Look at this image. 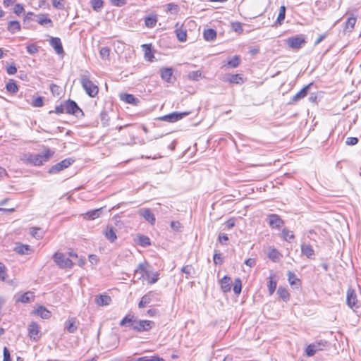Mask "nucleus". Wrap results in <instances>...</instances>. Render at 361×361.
Here are the masks:
<instances>
[{"label": "nucleus", "instance_id": "f257e3e1", "mask_svg": "<svg viewBox=\"0 0 361 361\" xmlns=\"http://www.w3.org/2000/svg\"><path fill=\"white\" fill-rule=\"evenodd\" d=\"M119 325L121 326L131 327L137 332H142L152 329L154 326V322L149 320H137L134 314H128L120 322Z\"/></svg>", "mask_w": 361, "mask_h": 361}, {"label": "nucleus", "instance_id": "f03ea898", "mask_svg": "<svg viewBox=\"0 0 361 361\" xmlns=\"http://www.w3.org/2000/svg\"><path fill=\"white\" fill-rule=\"evenodd\" d=\"M159 273L149 269V265L147 262L140 263L135 270L134 278L137 280L147 279L150 284L155 283L159 280Z\"/></svg>", "mask_w": 361, "mask_h": 361}, {"label": "nucleus", "instance_id": "7ed1b4c3", "mask_svg": "<svg viewBox=\"0 0 361 361\" xmlns=\"http://www.w3.org/2000/svg\"><path fill=\"white\" fill-rule=\"evenodd\" d=\"M90 78V73L88 71H85L80 75V83L85 92L90 97H94L98 94L99 88Z\"/></svg>", "mask_w": 361, "mask_h": 361}, {"label": "nucleus", "instance_id": "20e7f679", "mask_svg": "<svg viewBox=\"0 0 361 361\" xmlns=\"http://www.w3.org/2000/svg\"><path fill=\"white\" fill-rule=\"evenodd\" d=\"M54 154V152L50 150L49 149H46L43 153V154H32V164L35 166H40L44 162L48 161V159Z\"/></svg>", "mask_w": 361, "mask_h": 361}, {"label": "nucleus", "instance_id": "39448f33", "mask_svg": "<svg viewBox=\"0 0 361 361\" xmlns=\"http://www.w3.org/2000/svg\"><path fill=\"white\" fill-rule=\"evenodd\" d=\"M53 258L56 264L60 268H72L73 265V262L69 258L66 257L63 253L56 252Z\"/></svg>", "mask_w": 361, "mask_h": 361}, {"label": "nucleus", "instance_id": "423d86ee", "mask_svg": "<svg viewBox=\"0 0 361 361\" xmlns=\"http://www.w3.org/2000/svg\"><path fill=\"white\" fill-rule=\"evenodd\" d=\"M190 114V111H183V112H172L169 114L164 115L163 116H161L159 118V120L167 121L170 123H174L176 122L183 118L188 116Z\"/></svg>", "mask_w": 361, "mask_h": 361}, {"label": "nucleus", "instance_id": "0eeeda50", "mask_svg": "<svg viewBox=\"0 0 361 361\" xmlns=\"http://www.w3.org/2000/svg\"><path fill=\"white\" fill-rule=\"evenodd\" d=\"M64 104L66 114H72L76 116H78V114H80L82 116H83V111L75 101L68 99L64 101Z\"/></svg>", "mask_w": 361, "mask_h": 361}, {"label": "nucleus", "instance_id": "6e6552de", "mask_svg": "<svg viewBox=\"0 0 361 361\" xmlns=\"http://www.w3.org/2000/svg\"><path fill=\"white\" fill-rule=\"evenodd\" d=\"M27 331L31 341H37L41 338L40 326L35 322H32L29 324Z\"/></svg>", "mask_w": 361, "mask_h": 361}, {"label": "nucleus", "instance_id": "1a4fd4ad", "mask_svg": "<svg viewBox=\"0 0 361 361\" xmlns=\"http://www.w3.org/2000/svg\"><path fill=\"white\" fill-rule=\"evenodd\" d=\"M74 160L68 158L65 159L63 161L56 164L55 165L52 166L48 171L49 173L51 174H56L59 172L61 171L62 170L68 168L69 166H71L73 163Z\"/></svg>", "mask_w": 361, "mask_h": 361}, {"label": "nucleus", "instance_id": "9d476101", "mask_svg": "<svg viewBox=\"0 0 361 361\" xmlns=\"http://www.w3.org/2000/svg\"><path fill=\"white\" fill-rule=\"evenodd\" d=\"M287 44L292 49H298L305 44V39L300 36L291 37L286 39Z\"/></svg>", "mask_w": 361, "mask_h": 361}, {"label": "nucleus", "instance_id": "9b49d317", "mask_svg": "<svg viewBox=\"0 0 361 361\" xmlns=\"http://www.w3.org/2000/svg\"><path fill=\"white\" fill-rule=\"evenodd\" d=\"M268 222L272 228L279 229L284 225L283 220L276 214H271L268 216Z\"/></svg>", "mask_w": 361, "mask_h": 361}, {"label": "nucleus", "instance_id": "f8f14e48", "mask_svg": "<svg viewBox=\"0 0 361 361\" xmlns=\"http://www.w3.org/2000/svg\"><path fill=\"white\" fill-rule=\"evenodd\" d=\"M138 214L143 217L146 221H147L150 224L154 225L156 221L155 216L154 214L151 212L149 209L142 208L138 211Z\"/></svg>", "mask_w": 361, "mask_h": 361}, {"label": "nucleus", "instance_id": "ddd939ff", "mask_svg": "<svg viewBox=\"0 0 361 361\" xmlns=\"http://www.w3.org/2000/svg\"><path fill=\"white\" fill-rule=\"evenodd\" d=\"M49 44L54 48L57 54L61 55L64 54L63 45L59 37H51Z\"/></svg>", "mask_w": 361, "mask_h": 361}, {"label": "nucleus", "instance_id": "4468645a", "mask_svg": "<svg viewBox=\"0 0 361 361\" xmlns=\"http://www.w3.org/2000/svg\"><path fill=\"white\" fill-rule=\"evenodd\" d=\"M311 85H312V82L308 84L307 85L305 86L302 89H301L297 94H295L293 97L290 103H295V102L300 101V99H303L304 97H305L308 94V92H309V90H310Z\"/></svg>", "mask_w": 361, "mask_h": 361}, {"label": "nucleus", "instance_id": "2eb2a0df", "mask_svg": "<svg viewBox=\"0 0 361 361\" xmlns=\"http://www.w3.org/2000/svg\"><path fill=\"white\" fill-rule=\"evenodd\" d=\"M223 81L232 84H242L244 82L243 79L240 74H226L223 77Z\"/></svg>", "mask_w": 361, "mask_h": 361}, {"label": "nucleus", "instance_id": "dca6fc26", "mask_svg": "<svg viewBox=\"0 0 361 361\" xmlns=\"http://www.w3.org/2000/svg\"><path fill=\"white\" fill-rule=\"evenodd\" d=\"M103 233L106 238L111 243L115 242L117 239L116 229L112 226H107Z\"/></svg>", "mask_w": 361, "mask_h": 361}, {"label": "nucleus", "instance_id": "f3484780", "mask_svg": "<svg viewBox=\"0 0 361 361\" xmlns=\"http://www.w3.org/2000/svg\"><path fill=\"white\" fill-rule=\"evenodd\" d=\"M357 299H356V294L353 289L349 288L347 291V295H346V303L347 305L350 307H357L356 306Z\"/></svg>", "mask_w": 361, "mask_h": 361}, {"label": "nucleus", "instance_id": "a211bd4d", "mask_svg": "<svg viewBox=\"0 0 361 361\" xmlns=\"http://www.w3.org/2000/svg\"><path fill=\"white\" fill-rule=\"evenodd\" d=\"M64 328L68 333L74 334L78 329V325L76 324V319L74 317L69 318L64 323Z\"/></svg>", "mask_w": 361, "mask_h": 361}, {"label": "nucleus", "instance_id": "6ab92c4d", "mask_svg": "<svg viewBox=\"0 0 361 361\" xmlns=\"http://www.w3.org/2000/svg\"><path fill=\"white\" fill-rule=\"evenodd\" d=\"M111 301V298L109 295L104 294H101L95 298V303L99 306L109 305Z\"/></svg>", "mask_w": 361, "mask_h": 361}, {"label": "nucleus", "instance_id": "aec40b11", "mask_svg": "<svg viewBox=\"0 0 361 361\" xmlns=\"http://www.w3.org/2000/svg\"><path fill=\"white\" fill-rule=\"evenodd\" d=\"M120 99L126 103L133 105H137L139 103V99L131 94L122 93L120 94Z\"/></svg>", "mask_w": 361, "mask_h": 361}, {"label": "nucleus", "instance_id": "412c9836", "mask_svg": "<svg viewBox=\"0 0 361 361\" xmlns=\"http://www.w3.org/2000/svg\"><path fill=\"white\" fill-rule=\"evenodd\" d=\"M301 252L309 259H313L314 257V250L310 244L302 243L301 245Z\"/></svg>", "mask_w": 361, "mask_h": 361}, {"label": "nucleus", "instance_id": "4be33fe9", "mask_svg": "<svg viewBox=\"0 0 361 361\" xmlns=\"http://www.w3.org/2000/svg\"><path fill=\"white\" fill-rule=\"evenodd\" d=\"M221 288L224 293H228L231 290V279L228 276H224L221 280Z\"/></svg>", "mask_w": 361, "mask_h": 361}, {"label": "nucleus", "instance_id": "5701e85b", "mask_svg": "<svg viewBox=\"0 0 361 361\" xmlns=\"http://www.w3.org/2000/svg\"><path fill=\"white\" fill-rule=\"evenodd\" d=\"M267 256L274 262H277L280 260L281 255L276 248L274 247H269Z\"/></svg>", "mask_w": 361, "mask_h": 361}, {"label": "nucleus", "instance_id": "b1692460", "mask_svg": "<svg viewBox=\"0 0 361 361\" xmlns=\"http://www.w3.org/2000/svg\"><path fill=\"white\" fill-rule=\"evenodd\" d=\"M34 312L42 319H49L51 317V312L44 306H39Z\"/></svg>", "mask_w": 361, "mask_h": 361}, {"label": "nucleus", "instance_id": "393cba45", "mask_svg": "<svg viewBox=\"0 0 361 361\" xmlns=\"http://www.w3.org/2000/svg\"><path fill=\"white\" fill-rule=\"evenodd\" d=\"M142 47L145 52V58L149 61H152V59L154 58V56L152 51L151 44H142Z\"/></svg>", "mask_w": 361, "mask_h": 361}, {"label": "nucleus", "instance_id": "a878e982", "mask_svg": "<svg viewBox=\"0 0 361 361\" xmlns=\"http://www.w3.org/2000/svg\"><path fill=\"white\" fill-rule=\"evenodd\" d=\"M173 75V69L171 68H164L161 69V78L169 82L171 81Z\"/></svg>", "mask_w": 361, "mask_h": 361}, {"label": "nucleus", "instance_id": "bb28decb", "mask_svg": "<svg viewBox=\"0 0 361 361\" xmlns=\"http://www.w3.org/2000/svg\"><path fill=\"white\" fill-rule=\"evenodd\" d=\"M203 37L206 41H212L216 37V31L212 28L204 30Z\"/></svg>", "mask_w": 361, "mask_h": 361}, {"label": "nucleus", "instance_id": "cd10ccee", "mask_svg": "<svg viewBox=\"0 0 361 361\" xmlns=\"http://www.w3.org/2000/svg\"><path fill=\"white\" fill-rule=\"evenodd\" d=\"M30 234L37 240L42 239L44 236V231L38 227H32L30 228Z\"/></svg>", "mask_w": 361, "mask_h": 361}, {"label": "nucleus", "instance_id": "c85d7f7f", "mask_svg": "<svg viewBox=\"0 0 361 361\" xmlns=\"http://www.w3.org/2000/svg\"><path fill=\"white\" fill-rule=\"evenodd\" d=\"M20 23L17 20H11L8 24V30L11 33H15L17 31L20 30Z\"/></svg>", "mask_w": 361, "mask_h": 361}, {"label": "nucleus", "instance_id": "c756f323", "mask_svg": "<svg viewBox=\"0 0 361 361\" xmlns=\"http://www.w3.org/2000/svg\"><path fill=\"white\" fill-rule=\"evenodd\" d=\"M176 34L178 39L180 42H185L187 39V33L186 30L183 28L182 27L179 28H176Z\"/></svg>", "mask_w": 361, "mask_h": 361}, {"label": "nucleus", "instance_id": "7c9ffc66", "mask_svg": "<svg viewBox=\"0 0 361 361\" xmlns=\"http://www.w3.org/2000/svg\"><path fill=\"white\" fill-rule=\"evenodd\" d=\"M152 300L151 298V293H148L143 295L140 300V301L138 303V307L139 308H143L147 305L149 304Z\"/></svg>", "mask_w": 361, "mask_h": 361}, {"label": "nucleus", "instance_id": "2f4dec72", "mask_svg": "<svg viewBox=\"0 0 361 361\" xmlns=\"http://www.w3.org/2000/svg\"><path fill=\"white\" fill-rule=\"evenodd\" d=\"M281 236L283 238V240L287 242H290L291 240L294 239V238H295V235H294L293 231H291L286 228L282 230Z\"/></svg>", "mask_w": 361, "mask_h": 361}, {"label": "nucleus", "instance_id": "473e14b6", "mask_svg": "<svg viewBox=\"0 0 361 361\" xmlns=\"http://www.w3.org/2000/svg\"><path fill=\"white\" fill-rule=\"evenodd\" d=\"M33 293L32 292H26L24 294H22L17 300L23 303H27L31 301V298H33Z\"/></svg>", "mask_w": 361, "mask_h": 361}, {"label": "nucleus", "instance_id": "72a5a7b5", "mask_svg": "<svg viewBox=\"0 0 361 361\" xmlns=\"http://www.w3.org/2000/svg\"><path fill=\"white\" fill-rule=\"evenodd\" d=\"M102 209H97L92 211H90L85 214V217L90 220H94L98 218L101 214Z\"/></svg>", "mask_w": 361, "mask_h": 361}, {"label": "nucleus", "instance_id": "f704fd0d", "mask_svg": "<svg viewBox=\"0 0 361 361\" xmlns=\"http://www.w3.org/2000/svg\"><path fill=\"white\" fill-rule=\"evenodd\" d=\"M287 275L288 278V281L291 286H298L300 285V279L297 278L296 275L294 273L289 271Z\"/></svg>", "mask_w": 361, "mask_h": 361}, {"label": "nucleus", "instance_id": "c9c22d12", "mask_svg": "<svg viewBox=\"0 0 361 361\" xmlns=\"http://www.w3.org/2000/svg\"><path fill=\"white\" fill-rule=\"evenodd\" d=\"M356 17L353 14H350L345 23V29L351 31L355 25Z\"/></svg>", "mask_w": 361, "mask_h": 361}, {"label": "nucleus", "instance_id": "e433bc0d", "mask_svg": "<svg viewBox=\"0 0 361 361\" xmlns=\"http://www.w3.org/2000/svg\"><path fill=\"white\" fill-rule=\"evenodd\" d=\"M37 23L41 25H46L49 24L51 25L52 21L50 18H49L46 14H41L38 16V19L37 20Z\"/></svg>", "mask_w": 361, "mask_h": 361}, {"label": "nucleus", "instance_id": "4c0bfd02", "mask_svg": "<svg viewBox=\"0 0 361 361\" xmlns=\"http://www.w3.org/2000/svg\"><path fill=\"white\" fill-rule=\"evenodd\" d=\"M91 6L94 11L99 12L104 6V1L102 0H91Z\"/></svg>", "mask_w": 361, "mask_h": 361}, {"label": "nucleus", "instance_id": "58836bf2", "mask_svg": "<svg viewBox=\"0 0 361 361\" xmlns=\"http://www.w3.org/2000/svg\"><path fill=\"white\" fill-rule=\"evenodd\" d=\"M157 23V18L156 16H147L145 19V24L147 27H154Z\"/></svg>", "mask_w": 361, "mask_h": 361}, {"label": "nucleus", "instance_id": "ea45409f", "mask_svg": "<svg viewBox=\"0 0 361 361\" xmlns=\"http://www.w3.org/2000/svg\"><path fill=\"white\" fill-rule=\"evenodd\" d=\"M286 17V7L281 6L279 8V15L276 19V23L281 25Z\"/></svg>", "mask_w": 361, "mask_h": 361}, {"label": "nucleus", "instance_id": "a19ab883", "mask_svg": "<svg viewBox=\"0 0 361 361\" xmlns=\"http://www.w3.org/2000/svg\"><path fill=\"white\" fill-rule=\"evenodd\" d=\"M8 92L11 93H16L18 90V85L13 80H10L6 85Z\"/></svg>", "mask_w": 361, "mask_h": 361}, {"label": "nucleus", "instance_id": "79ce46f5", "mask_svg": "<svg viewBox=\"0 0 361 361\" xmlns=\"http://www.w3.org/2000/svg\"><path fill=\"white\" fill-rule=\"evenodd\" d=\"M188 77L190 80L198 81L202 78V73L200 71H192L188 73Z\"/></svg>", "mask_w": 361, "mask_h": 361}, {"label": "nucleus", "instance_id": "37998d69", "mask_svg": "<svg viewBox=\"0 0 361 361\" xmlns=\"http://www.w3.org/2000/svg\"><path fill=\"white\" fill-rule=\"evenodd\" d=\"M16 251L21 255H27L31 250L30 247L27 245H21L16 247Z\"/></svg>", "mask_w": 361, "mask_h": 361}, {"label": "nucleus", "instance_id": "c03bdc74", "mask_svg": "<svg viewBox=\"0 0 361 361\" xmlns=\"http://www.w3.org/2000/svg\"><path fill=\"white\" fill-rule=\"evenodd\" d=\"M240 59L238 56H234L228 60V65L232 68H236L239 66Z\"/></svg>", "mask_w": 361, "mask_h": 361}, {"label": "nucleus", "instance_id": "a18cd8bd", "mask_svg": "<svg viewBox=\"0 0 361 361\" xmlns=\"http://www.w3.org/2000/svg\"><path fill=\"white\" fill-rule=\"evenodd\" d=\"M233 292L236 295H239L242 290V282L240 279H235L233 288Z\"/></svg>", "mask_w": 361, "mask_h": 361}, {"label": "nucleus", "instance_id": "49530a36", "mask_svg": "<svg viewBox=\"0 0 361 361\" xmlns=\"http://www.w3.org/2000/svg\"><path fill=\"white\" fill-rule=\"evenodd\" d=\"M277 293L280 298H281L283 300H288L289 299V293L286 288L279 287Z\"/></svg>", "mask_w": 361, "mask_h": 361}, {"label": "nucleus", "instance_id": "de8ad7c7", "mask_svg": "<svg viewBox=\"0 0 361 361\" xmlns=\"http://www.w3.org/2000/svg\"><path fill=\"white\" fill-rule=\"evenodd\" d=\"M268 288L269 293L271 295L274 293L276 288V281L273 279L272 276H270L269 281L268 283Z\"/></svg>", "mask_w": 361, "mask_h": 361}, {"label": "nucleus", "instance_id": "09e8293b", "mask_svg": "<svg viewBox=\"0 0 361 361\" xmlns=\"http://www.w3.org/2000/svg\"><path fill=\"white\" fill-rule=\"evenodd\" d=\"M317 351L315 346L312 343L308 345L305 349V353L308 357H312Z\"/></svg>", "mask_w": 361, "mask_h": 361}, {"label": "nucleus", "instance_id": "8fccbe9b", "mask_svg": "<svg viewBox=\"0 0 361 361\" xmlns=\"http://www.w3.org/2000/svg\"><path fill=\"white\" fill-rule=\"evenodd\" d=\"M110 49L107 47H102L99 51V55L102 59H108Z\"/></svg>", "mask_w": 361, "mask_h": 361}, {"label": "nucleus", "instance_id": "3c124183", "mask_svg": "<svg viewBox=\"0 0 361 361\" xmlns=\"http://www.w3.org/2000/svg\"><path fill=\"white\" fill-rule=\"evenodd\" d=\"M138 243L141 246L146 247L151 244L150 239L145 235L139 237Z\"/></svg>", "mask_w": 361, "mask_h": 361}, {"label": "nucleus", "instance_id": "603ef678", "mask_svg": "<svg viewBox=\"0 0 361 361\" xmlns=\"http://www.w3.org/2000/svg\"><path fill=\"white\" fill-rule=\"evenodd\" d=\"M312 344L315 346L316 350L319 351L323 350L324 348L326 347V345H327V342L324 340H320L319 341L313 343Z\"/></svg>", "mask_w": 361, "mask_h": 361}, {"label": "nucleus", "instance_id": "864d4df0", "mask_svg": "<svg viewBox=\"0 0 361 361\" xmlns=\"http://www.w3.org/2000/svg\"><path fill=\"white\" fill-rule=\"evenodd\" d=\"M32 153H25L22 154L20 157V160L24 161L26 164H31L32 161Z\"/></svg>", "mask_w": 361, "mask_h": 361}, {"label": "nucleus", "instance_id": "5fc2aeb1", "mask_svg": "<svg viewBox=\"0 0 361 361\" xmlns=\"http://www.w3.org/2000/svg\"><path fill=\"white\" fill-rule=\"evenodd\" d=\"M100 119L102 125L104 126H107L109 125V116L107 113L105 111H102L100 114Z\"/></svg>", "mask_w": 361, "mask_h": 361}, {"label": "nucleus", "instance_id": "6e6d98bb", "mask_svg": "<svg viewBox=\"0 0 361 361\" xmlns=\"http://www.w3.org/2000/svg\"><path fill=\"white\" fill-rule=\"evenodd\" d=\"M53 112H55L57 114H63V113L66 112L64 102L63 104L59 105V106H56L55 107V110L54 111H50L49 112V114H52Z\"/></svg>", "mask_w": 361, "mask_h": 361}, {"label": "nucleus", "instance_id": "4d7b16f0", "mask_svg": "<svg viewBox=\"0 0 361 361\" xmlns=\"http://www.w3.org/2000/svg\"><path fill=\"white\" fill-rule=\"evenodd\" d=\"M33 106L41 107L44 104L43 98L42 97H37L33 99L32 103Z\"/></svg>", "mask_w": 361, "mask_h": 361}, {"label": "nucleus", "instance_id": "13d9d810", "mask_svg": "<svg viewBox=\"0 0 361 361\" xmlns=\"http://www.w3.org/2000/svg\"><path fill=\"white\" fill-rule=\"evenodd\" d=\"M232 29L238 33H240L243 32V27L240 23L239 22H234L231 23Z\"/></svg>", "mask_w": 361, "mask_h": 361}, {"label": "nucleus", "instance_id": "bf43d9fd", "mask_svg": "<svg viewBox=\"0 0 361 361\" xmlns=\"http://www.w3.org/2000/svg\"><path fill=\"white\" fill-rule=\"evenodd\" d=\"M52 5L57 9L64 8L63 0H52Z\"/></svg>", "mask_w": 361, "mask_h": 361}, {"label": "nucleus", "instance_id": "052dcab7", "mask_svg": "<svg viewBox=\"0 0 361 361\" xmlns=\"http://www.w3.org/2000/svg\"><path fill=\"white\" fill-rule=\"evenodd\" d=\"M3 355V361H11L10 351L7 347L4 348Z\"/></svg>", "mask_w": 361, "mask_h": 361}, {"label": "nucleus", "instance_id": "680f3d73", "mask_svg": "<svg viewBox=\"0 0 361 361\" xmlns=\"http://www.w3.org/2000/svg\"><path fill=\"white\" fill-rule=\"evenodd\" d=\"M23 11H24V8H23V5L20 4H16L13 8V12L16 15H20V13H23Z\"/></svg>", "mask_w": 361, "mask_h": 361}, {"label": "nucleus", "instance_id": "e2e57ef3", "mask_svg": "<svg viewBox=\"0 0 361 361\" xmlns=\"http://www.w3.org/2000/svg\"><path fill=\"white\" fill-rule=\"evenodd\" d=\"M181 271L187 275L188 278L193 271V268L191 265H186L182 268Z\"/></svg>", "mask_w": 361, "mask_h": 361}, {"label": "nucleus", "instance_id": "0e129e2a", "mask_svg": "<svg viewBox=\"0 0 361 361\" xmlns=\"http://www.w3.org/2000/svg\"><path fill=\"white\" fill-rule=\"evenodd\" d=\"M6 267L4 264L1 262H0V280L4 281L6 279V271H5Z\"/></svg>", "mask_w": 361, "mask_h": 361}, {"label": "nucleus", "instance_id": "69168bd1", "mask_svg": "<svg viewBox=\"0 0 361 361\" xmlns=\"http://www.w3.org/2000/svg\"><path fill=\"white\" fill-rule=\"evenodd\" d=\"M358 142V139L355 137H349L346 139L345 143L348 145H355Z\"/></svg>", "mask_w": 361, "mask_h": 361}, {"label": "nucleus", "instance_id": "338daca9", "mask_svg": "<svg viewBox=\"0 0 361 361\" xmlns=\"http://www.w3.org/2000/svg\"><path fill=\"white\" fill-rule=\"evenodd\" d=\"M27 51L30 54H34L37 52V47L35 44H30L26 47Z\"/></svg>", "mask_w": 361, "mask_h": 361}, {"label": "nucleus", "instance_id": "774afa93", "mask_svg": "<svg viewBox=\"0 0 361 361\" xmlns=\"http://www.w3.org/2000/svg\"><path fill=\"white\" fill-rule=\"evenodd\" d=\"M8 75H13L17 72V68L14 64L9 66L6 69Z\"/></svg>", "mask_w": 361, "mask_h": 361}]
</instances>
